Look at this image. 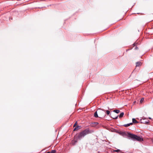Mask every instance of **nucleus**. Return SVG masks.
<instances>
[{
	"instance_id": "1",
	"label": "nucleus",
	"mask_w": 153,
	"mask_h": 153,
	"mask_svg": "<svg viewBox=\"0 0 153 153\" xmlns=\"http://www.w3.org/2000/svg\"><path fill=\"white\" fill-rule=\"evenodd\" d=\"M93 130H90L89 128H87L83 131L80 132L75 136V138L80 140L86 135L94 132Z\"/></svg>"
},
{
	"instance_id": "6",
	"label": "nucleus",
	"mask_w": 153,
	"mask_h": 153,
	"mask_svg": "<svg viewBox=\"0 0 153 153\" xmlns=\"http://www.w3.org/2000/svg\"><path fill=\"white\" fill-rule=\"evenodd\" d=\"M98 110H102V111H104L105 112H106V114L108 115H109V116H110L111 114H110V111L108 110H106L103 109H101V108H99Z\"/></svg>"
},
{
	"instance_id": "9",
	"label": "nucleus",
	"mask_w": 153,
	"mask_h": 153,
	"mask_svg": "<svg viewBox=\"0 0 153 153\" xmlns=\"http://www.w3.org/2000/svg\"><path fill=\"white\" fill-rule=\"evenodd\" d=\"M141 123H145L146 124H149V121H143V122L142 121L143 120L142 119L141 120Z\"/></svg>"
},
{
	"instance_id": "11",
	"label": "nucleus",
	"mask_w": 153,
	"mask_h": 153,
	"mask_svg": "<svg viewBox=\"0 0 153 153\" xmlns=\"http://www.w3.org/2000/svg\"><path fill=\"white\" fill-rule=\"evenodd\" d=\"M124 114V113L123 112H121L120 113V115L119 116V118H121L123 117V115Z\"/></svg>"
},
{
	"instance_id": "26",
	"label": "nucleus",
	"mask_w": 153,
	"mask_h": 153,
	"mask_svg": "<svg viewBox=\"0 0 153 153\" xmlns=\"http://www.w3.org/2000/svg\"><path fill=\"white\" fill-rule=\"evenodd\" d=\"M152 142L153 143V140H152Z\"/></svg>"
},
{
	"instance_id": "25",
	"label": "nucleus",
	"mask_w": 153,
	"mask_h": 153,
	"mask_svg": "<svg viewBox=\"0 0 153 153\" xmlns=\"http://www.w3.org/2000/svg\"><path fill=\"white\" fill-rule=\"evenodd\" d=\"M108 108L109 109V107H108Z\"/></svg>"
},
{
	"instance_id": "19",
	"label": "nucleus",
	"mask_w": 153,
	"mask_h": 153,
	"mask_svg": "<svg viewBox=\"0 0 153 153\" xmlns=\"http://www.w3.org/2000/svg\"><path fill=\"white\" fill-rule=\"evenodd\" d=\"M143 100H144V99L143 98H141L140 100V103H142Z\"/></svg>"
},
{
	"instance_id": "2",
	"label": "nucleus",
	"mask_w": 153,
	"mask_h": 153,
	"mask_svg": "<svg viewBox=\"0 0 153 153\" xmlns=\"http://www.w3.org/2000/svg\"><path fill=\"white\" fill-rule=\"evenodd\" d=\"M128 136L129 137L132 139L134 140H137L139 141H143V138L134 134L128 133Z\"/></svg>"
},
{
	"instance_id": "15",
	"label": "nucleus",
	"mask_w": 153,
	"mask_h": 153,
	"mask_svg": "<svg viewBox=\"0 0 153 153\" xmlns=\"http://www.w3.org/2000/svg\"><path fill=\"white\" fill-rule=\"evenodd\" d=\"M92 124H94L95 126H97L99 124V123L98 122H94L92 123Z\"/></svg>"
},
{
	"instance_id": "16",
	"label": "nucleus",
	"mask_w": 153,
	"mask_h": 153,
	"mask_svg": "<svg viewBox=\"0 0 153 153\" xmlns=\"http://www.w3.org/2000/svg\"><path fill=\"white\" fill-rule=\"evenodd\" d=\"M118 116H117L116 117H112V118L116 120V119H117Z\"/></svg>"
},
{
	"instance_id": "8",
	"label": "nucleus",
	"mask_w": 153,
	"mask_h": 153,
	"mask_svg": "<svg viewBox=\"0 0 153 153\" xmlns=\"http://www.w3.org/2000/svg\"><path fill=\"white\" fill-rule=\"evenodd\" d=\"M132 122L134 123H138V122L136 120L135 118H133L132 119Z\"/></svg>"
},
{
	"instance_id": "17",
	"label": "nucleus",
	"mask_w": 153,
	"mask_h": 153,
	"mask_svg": "<svg viewBox=\"0 0 153 153\" xmlns=\"http://www.w3.org/2000/svg\"><path fill=\"white\" fill-rule=\"evenodd\" d=\"M123 126H124L126 127H127L129 126V123H128L127 124L124 125H123Z\"/></svg>"
},
{
	"instance_id": "23",
	"label": "nucleus",
	"mask_w": 153,
	"mask_h": 153,
	"mask_svg": "<svg viewBox=\"0 0 153 153\" xmlns=\"http://www.w3.org/2000/svg\"><path fill=\"white\" fill-rule=\"evenodd\" d=\"M47 153H51V152H47Z\"/></svg>"
},
{
	"instance_id": "18",
	"label": "nucleus",
	"mask_w": 153,
	"mask_h": 153,
	"mask_svg": "<svg viewBox=\"0 0 153 153\" xmlns=\"http://www.w3.org/2000/svg\"><path fill=\"white\" fill-rule=\"evenodd\" d=\"M51 152V153H55L56 152V151L55 150H53Z\"/></svg>"
},
{
	"instance_id": "13",
	"label": "nucleus",
	"mask_w": 153,
	"mask_h": 153,
	"mask_svg": "<svg viewBox=\"0 0 153 153\" xmlns=\"http://www.w3.org/2000/svg\"><path fill=\"white\" fill-rule=\"evenodd\" d=\"M113 152H120V149H117V150H113Z\"/></svg>"
},
{
	"instance_id": "4",
	"label": "nucleus",
	"mask_w": 153,
	"mask_h": 153,
	"mask_svg": "<svg viewBox=\"0 0 153 153\" xmlns=\"http://www.w3.org/2000/svg\"><path fill=\"white\" fill-rule=\"evenodd\" d=\"M78 139L76 138H75V136L74 137V139L72 140L71 142V144L73 145H75L77 142V140Z\"/></svg>"
},
{
	"instance_id": "21",
	"label": "nucleus",
	"mask_w": 153,
	"mask_h": 153,
	"mask_svg": "<svg viewBox=\"0 0 153 153\" xmlns=\"http://www.w3.org/2000/svg\"><path fill=\"white\" fill-rule=\"evenodd\" d=\"M76 124H77V122H76L75 123V124H74V126H76Z\"/></svg>"
},
{
	"instance_id": "5",
	"label": "nucleus",
	"mask_w": 153,
	"mask_h": 153,
	"mask_svg": "<svg viewBox=\"0 0 153 153\" xmlns=\"http://www.w3.org/2000/svg\"><path fill=\"white\" fill-rule=\"evenodd\" d=\"M117 133L124 137L127 136V134L125 131H118L117 132Z\"/></svg>"
},
{
	"instance_id": "22",
	"label": "nucleus",
	"mask_w": 153,
	"mask_h": 153,
	"mask_svg": "<svg viewBox=\"0 0 153 153\" xmlns=\"http://www.w3.org/2000/svg\"><path fill=\"white\" fill-rule=\"evenodd\" d=\"M149 119H152L150 117H149Z\"/></svg>"
},
{
	"instance_id": "14",
	"label": "nucleus",
	"mask_w": 153,
	"mask_h": 153,
	"mask_svg": "<svg viewBox=\"0 0 153 153\" xmlns=\"http://www.w3.org/2000/svg\"><path fill=\"white\" fill-rule=\"evenodd\" d=\"M79 126H76L74 129V131H75L76 130H77L79 129Z\"/></svg>"
},
{
	"instance_id": "3",
	"label": "nucleus",
	"mask_w": 153,
	"mask_h": 153,
	"mask_svg": "<svg viewBox=\"0 0 153 153\" xmlns=\"http://www.w3.org/2000/svg\"><path fill=\"white\" fill-rule=\"evenodd\" d=\"M102 111H100L99 112V117L100 118H103L105 116V114Z\"/></svg>"
},
{
	"instance_id": "20",
	"label": "nucleus",
	"mask_w": 153,
	"mask_h": 153,
	"mask_svg": "<svg viewBox=\"0 0 153 153\" xmlns=\"http://www.w3.org/2000/svg\"><path fill=\"white\" fill-rule=\"evenodd\" d=\"M129 126H130L131 125H132L133 124V122L132 123H129Z\"/></svg>"
},
{
	"instance_id": "24",
	"label": "nucleus",
	"mask_w": 153,
	"mask_h": 153,
	"mask_svg": "<svg viewBox=\"0 0 153 153\" xmlns=\"http://www.w3.org/2000/svg\"><path fill=\"white\" fill-rule=\"evenodd\" d=\"M146 119V118H144V119H143V120H144V119Z\"/></svg>"
},
{
	"instance_id": "7",
	"label": "nucleus",
	"mask_w": 153,
	"mask_h": 153,
	"mask_svg": "<svg viewBox=\"0 0 153 153\" xmlns=\"http://www.w3.org/2000/svg\"><path fill=\"white\" fill-rule=\"evenodd\" d=\"M142 63L140 62H138L136 63V66L139 67L141 65Z\"/></svg>"
},
{
	"instance_id": "10",
	"label": "nucleus",
	"mask_w": 153,
	"mask_h": 153,
	"mask_svg": "<svg viewBox=\"0 0 153 153\" xmlns=\"http://www.w3.org/2000/svg\"><path fill=\"white\" fill-rule=\"evenodd\" d=\"M94 116L95 117H96V118L99 117L98 116V114H97V111H96V112H95L94 114Z\"/></svg>"
},
{
	"instance_id": "12",
	"label": "nucleus",
	"mask_w": 153,
	"mask_h": 153,
	"mask_svg": "<svg viewBox=\"0 0 153 153\" xmlns=\"http://www.w3.org/2000/svg\"><path fill=\"white\" fill-rule=\"evenodd\" d=\"M113 111L116 113H118L120 112V110H119L115 109Z\"/></svg>"
}]
</instances>
